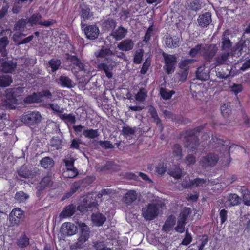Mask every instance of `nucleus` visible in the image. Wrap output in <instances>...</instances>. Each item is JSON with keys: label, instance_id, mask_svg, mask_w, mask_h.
<instances>
[{"label": "nucleus", "instance_id": "338daca9", "mask_svg": "<svg viewBox=\"0 0 250 250\" xmlns=\"http://www.w3.org/2000/svg\"><path fill=\"white\" fill-rule=\"evenodd\" d=\"M219 216L221 220V224H223L227 220L228 218V211L225 209H223L219 211Z\"/></svg>", "mask_w": 250, "mask_h": 250}, {"label": "nucleus", "instance_id": "a878e982", "mask_svg": "<svg viewBox=\"0 0 250 250\" xmlns=\"http://www.w3.org/2000/svg\"><path fill=\"white\" fill-rule=\"evenodd\" d=\"M24 35L25 34L22 33H20L19 34H14L13 36V40L15 42L17 43V45H20L29 43L34 38V35H31L22 40L21 42H19V39L21 38L22 36Z\"/></svg>", "mask_w": 250, "mask_h": 250}, {"label": "nucleus", "instance_id": "f257e3e1", "mask_svg": "<svg viewBox=\"0 0 250 250\" xmlns=\"http://www.w3.org/2000/svg\"><path fill=\"white\" fill-rule=\"evenodd\" d=\"M203 128V127L200 126L193 129H188L180 134V137L184 139L185 147L190 148V151L196 153L199 146V139L196 134Z\"/></svg>", "mask_w": 250, "mask_h": 250}, {"label": "nucleus", "instance_id": "bb28decb", "mask_svg": "<svg viewBox=\"0 0 250 250\" xmlns=\"http://www.w3.org/2000/svg\"><path fill=\"white\" fill-rule=\"evenodd\" d=\"M91 218L93 222L98 226H102L106 219L105 216L101 213H93Z\"/></svg>", "mask_w": 250, "mask_h": 250}, {"label": "nucleus", "instance_id": "6e6552de", "mask_svg": "<svg viewBox=\"0 0 250 250\" xmlns=\"http://www.w3.org/2000/svg\"><path fill=\"white\" fill-rule=\"evenodd\" d=\"M158 214L159 208L156 204L153 203L148 204L142 210V216L146 220L150 221L154 219L157 217Z\"/></svg>", "mask_w": 250, "mask_h": 250}, {"label": "nucleus", "instance_id": "bf43d9fd", "mask_svg": "<svg viewBox=\"0 0 250 250\" xmlns=\"http://www.w3.org/2000/svg\"><path fill=\"white\" fill-rule=\"evenodd\" d=\"M150 64V60L148 58L146 59L141 67L140 73L143 75L145 74L148 71Z\"/></svg>", "mask_w": 250, "mask_h": 250}, {"label": "nucleus", "instance_id": "a19ab883", "mask_svg": "<svg viewBox=\"0 0 250 250\" xmlns=\"http://www.w3.org/2000/svg\"><path fill=\"white\" fill-rule=\"evenodd\" d=\"M203 47V44H198L194 47L190 49L188 53V55L192 58L196 57L199 54L202 55Z\"/></svg>", "mask_w": 250, "mask_h": 250}, {"label": "nucleus", "instance_id": "c03bdc74", "mask_svg": "<svg viewBox=\"0 0 250 250\" xmlns=\"http://www.w3.org/2000/svg\"><path fill=\"white\" fill-rule=\"evenodd\" d=\"M174 93V90H168L165 88H161L160 89V94L164 100L170 99Z\"/></svg>", "mask_w": 250, "mask_h": 250}, {"label": "nucleus", "instance_id": "13d9d810", "mask_svg": "<svg viewBox=\"0 0 250 250\" xmlns=\"http://www.w3.org/2000/svg\"><path fill=\"white\" fill-rule=\"evenodd\" d=\"M169 174L176 179H179L182 177V170L179 167H175V168L170 171Z\"/></svg>", "mask_w": 250, "mask_h": 250}, {"label": "nucleus", "instance_id": "49530a36", "mask_svg": "<svg viewBox=\"0 0 250 250\" xmlns=\"http://www.w3.org/2000/svg\"><path fill=\"white\" fill-rule=\"evenodd\" d=\"M61 62L60 60L58 59H51L48 62V64L51 68L52 71L54 72L59 69L61 66Z\"/></svg>", "mask_w": 250, "mask_h": 250}, {"label": "nucleus", "instance_id": "412c9836", "mask_svg": "<svg viewBox=\"0 0 250 250\" xmlns=\"http://www.w3.org/2000/svg\"><path fill=\"white\" fill-rule=\"evenodd\" d=\"M195 60L193 59H188L182 60L179 63V67L183 70L182 75L184 76L185 80L188 73L189 65L194 62Z\"/></svg>", "mask_w": 250, "mask_h": 250}, {"label": "nucleus", "instance_id": "3c124183", "mask_svg": "<svg viewBox=\"0 0 250 250\" xmlns=\"http://www.w3.org/2000/svg\"><path fill=\"white\" fill-rule=\"evenodd\" d=\"M144 56V51L143 49H139L135 52L133 62L135 64H140L142 62Z\"/></svg>", "mask_w": 250, "mask_h": 250}, {"label": "nucleus", "instance_id": "aec40b11", "mask_svg": "<svg viewBox=\"0 0 250 250\" xmlns=\"http://www.w3.org/2000/svg\"><path fill=\"white\" fill-rule=\"evenodd\" d=\"M101 26L104 31L113 30L116 26V21L112 18H108L102 21Z\"/></svg>", "mask_w": 250, "mask_h": 250}, {"label": "nucleus", "instance_id": "39448f33", "mask_svg": "<svg viewBox=\"0 0 250 250\" xmlns=\"http://www.w3.org/2000/svg\"><path fill=\"white\" fill-rule=\"evenodd\" d=\"M219 156L214 153H207L201 158L199 162L200 166L204 169L214 167L219 161Z\"/></svg>", "mask_w": 250, "mask_h": 250}, {"label": "nucleus", "instance_id": "4d7b16f0", "mask_svg": "<svg viewBox=\"0 0 250 250\" xmlns=\"http://www.w3.org/2000/svg\"><path fill=\"white\" fill-rule=\"evenodd\" d=\"M221 112L223 116L227 118L231 113V109L228 105L224 104L221 106Z\"/></svg>", "mask_w": 250, "mask_h": 250}, {"label": "nucleus", "instance_id": "1a4fd4ad", "mask_svg": "<svg viewBox=\"0 0 250 250\" xmlns=\"http://www.w3.org/2000/svg\"><path fill=\"white\" fill-rule=\"evenodd\" d=\"M82 28L83 29L86 38L90 40H94L97 39L99 34V29L96 25L82 24L81 22Z\"/></svg>", "mask_w": 250, "mask_h": 250}, {"label": "nucleus", "instance_id": "ddd939ff", "mask_svg": "<svg viewBox=\"0 0 250 250\" xmlns=\"http://www.w3.org/2000/svg\"><path fill=\"white\" fill-rule=\"evenodd\" d=\"M210 142L212 145V149L218 151V149L219 147H220L223 150L225 151L226 154L229 153L227 146L228 145H226V146L225 145V143L226 142L224 141V140L220 139L216 136L212 135L211 140L210 141Z\"/></svg>", "mask_w": 250, "mask_h": 250}, {"label": "nucleus", "instance_id": "b1692460", "mask_svg": "<svg viewBox=\"0 0 250 250\" xmlns=\"http://www.w3.org/2000/svg\"><path fill=\"white\" fill-rule=\"evenodd\" d=\"M229 56V53L228 52L220 54L214 58L213 63L211 64V66L216 67L225 64L228 60Z\"/></svg>", "mask_w": 250, "mask_h": 250}, {"label": "nucleus", "instance_id": "58836bf2", "mask_svg": "<svg viewBox=\"0 0 250 250\" xmlns=\"http://www.w3.org/2000/svg\"><path fill=\"white\" fill-rule=\"evenodd\" d=\"M149 113L151 118L153 119L154 122L159 126L161 131H162L164 128L161 123V120L158 117L156 110L154 108H152L149 110Z\"/></svg>", "mask_w": 250, "mask_h": 250}, {"label": "nucleus", "instance_id": "2f4dec72", "mask_svg": "<svg viewBox=\"0 0 250 250\" xmlns=\"http://www.w3.org/2000/svg\"><path fill=\"white\" fill-rule=\"evenodd\" d=\"M30 244L29 238L23 232L17 241V245L20 248H26Z\"/></svg>", "mask_w": 250, "mask_h": 250}, {"label": "nucleus", "instance_id": "4468645a", "mask_svg": "<svg viewBox=\"0 0 250 250\" xmlns=\"http://www.w3.org/2000/svg\"><path fill=\"white\" fill-rule=\"evenodd\" d=\"M9 94H7V99H3L0 101V109L5 110V109H14L15 106L13 105L14 104H16L17 102V99L13 94L8 98Z\"/></svg>", "mask_w": 250, "mask_h": 250}, {"label": "nucleus", "instance_id": "680f3d73", "mask_svg": "<svg viewBox=\"0 0 250 250\" xmlns=\"http://www.w3.org/2000/svg\"><path fill=\"white\" fill-rule=\"evenodd\" d=\"M185 163L188 166L194 165L196 161V157L193 154H188L186 156L185 159Z\"/></svg>", "mask_w": 250, "mask_h": 250}, {"label": "nucleus", "instance_id": "052dcab7", "mask_svg": "<svg viewBox=\"0 0 250 250\" xmlns=\"http://www.w3.org/2000/svg\"><path fill=\"white\" fill-rule=\"evenodd\" d=\"M146 96V92L144 88L140 89L139 91L135 95V98L137 101L143 102Z\"/></svg>", "mask_w": 250, "mask_h": 250}, {"label": "nucleus", "instance_id": "8fccbe9b", "mask_svg": "<svg viewBox=\"0 0 250 250\" xmlns=\"http://www.w3.org/2000/svg\"><path fill=\"white\" fill-rule=\"evenodd\" d=\"M172 149L173 155L176 157H178L179 159H181L183 157L181 146L179 144H175Z\"/></svg>", "mask_w": 250, "mask_h": 250}, {"label": "nucleus", "instance_id": "7c9ffc66", "mask_svg": "<svg viewBox=\"0 0 250 250\" xmlns=\"http://www.w3.org/2000/svg\"><path fill=\"white\" fill-rule=\"evenodd\" d=\"M59 81L61 85L63 87L71 88L75 86L74 83L67 76L61 75L59 78Z\"/></svg>", "mask_w": 250, "mask_h": 250}, {"label": "nucleus", "instance_id": "20e7f679", "mask_svg": "<svg viewBox=\"0 0 250 250\" xmlns=\"http://www.w3.org/2000/svg\"><path fill=\"white\" fill-rule=\"evenodd\" d=\"M41 119V115L38 111H28L20 116L21 121L30 127L39 124Z\"/></svg>", "mask_w": 250, "mask_h": 250}, {"label": "nucleus", "instance_id": "f03ea898", "mask_svg": "<svg viewBox=\"0 0 250 250\" xmlns=\"http://www.w3.org/2000/svg\"><path fill=\"white\" fill-rule=\"evenodd\" d=\"M99 204L96 199L84 197L80 202L77 206V209L82 213L95 211L98 210Z\"/></svg>", "mask_w": 250, "mask_h": 250}, {"label": "nucleus", "instance_id": "5701e85b", "mask_svg": "<svg viewBox=\"0 0 250 250\" xmlns=\"http://www.w3.org/2000/svg\"><path fill=\"white\" fill-rule=\"evenodd\" d=\"M134 45V43L131 39H126L121 42L117 47L120 50L125 52L131 50Z\"/></svg>", "mask_w": 250, "mask_h": 250}, {"label": "nucleus", "instance_id": "f704fd0d", "mask_svg": "<svg viewBox=\"0 0 250 250\" xmlns=\"http://www.w3.org/2000/svg\"><path fill=\"white\" fill-rule=\"evenodd\" d=\"M42 15L40 13H34L28 19V23L31 26L39 25V23L42 21Z\"/></svg>", "mask_w": 250, "mask_h": 250}, {"label": "nucleus", "instance_id": "473e14b6", "mask_svg": "<svg viewBox=\"0 0 250 250\" xmlns=\"http://www.w3.org/2000/svg\"><path fill=\"white\" fill-rule=\"evenodd\" d=\"M196 75L198 79L202 81L208 80L209 77L208 72L205 70L204 66H200L197 68Z\"/></svg>", "mask_w": 250, "mask_h": 250}, {"label": "nucleus", "instance_id": "e2e57ef3", "mask_svg": "<svg viewBox=\"0 0 250 250\" xmlns=\"http://www.w3.org/2000/svg\"><path fill=\"white\" fill-rule=\"evenodd\" d=\"M60 117L61 119L67 120L71 124H74L76 122L75 117L72 114H62L60 115Z\"/></svg>", "mask_w": 250, "mask_h": 250}, {"label": "nucleus", "instance_id": "423d86ee", "mask_svg": "<svg viewBox=\"0 0 250 250\" xmlns=\"http://www.w3.org/2000/svg\"><path fill=\"white\" fill-rule=\"evenodd\" d=\"M162 55L164 60V66L163 68L167 74H172L175 69L177 63V58L175 55L168 54L163 52Z\"/></svg>", "mask_w": 250, "mask_h": 250}, {"label": "nucleus", "instance_id": "6ab92c4d", "mask_svg": "<svg viewBox=\"0 0 250 250\" xmlns=\"http://www.w3.org/2000/svg\"><path fill=\"white\" fill-rule=\"evenodd\" d=\"M70 60L73 65L72 71L73 73H77L80 71H84L85 70L84 65L81 62V60L77 56H72Z\"/></svg>", "mask_w": 250, "mask_h": 250}, {"label": "nucleus", "instance_id": "603ef678", "mask_svg": "<svg viewBox=\"0 0 250 250\" xmlns=\"http://www.w3.org/2000/svg\"><path fill=\"white\" fill-rule=\"evenodd\" d=\"M228 200L230 202V206H235L239 205L240 199L236 194H230Z\"/></svg>", "mask_w": 250, "mask_h": 250}, {"label": "nucleus", "instance_id": "c756f323", "mask_svg": "<svg viewBox=\"0 0 250 250\" xmlns=\"http://www.w3.org/2000/svg\"><path fill=\"white\" fill-rule=\"evenodd\" d=\"M137 197L136 191L134 190H129L124 196V202L127 205H131L135 201Z\"/></svg>", "mask_w": 250, "mask_h": 250}, {"label": "nucleus", "instance_id": "e433bc0d", "mask_svg": "<svg viewBox=\"0 0 250 250\" xmlns=\"http://www.w3.org/2000/svg\"><path fill=\"white\" fill-rule=\"evenodd\" d=\"M40 164L44 169H50L54 166V161L49 157H45L40 161Z\"/></svg>", "mask_w": 250, "mask_h": 250}, {"label": "nucleus", "instance_id": "a18cd8bd", "mask_svg": "<svg viewBox=\"0 0 250 250\" xmlns=\"http://www.w3.org/2000/svg\"><path fill=\"white\" fill-rule=\"evenodd\" d=\"M112 54V51L108 48L103 47L101 49L95 53L97 57H106Z\"/></svg>", "mask_w": 250, "mask_h": 250}, {"label": "nucleus", "instance_id": "4c0bfd02", "mask_svg": "<svg viewBox=\"0 0 250 250\" xmlns=\"http://www.w3.org/2000/svg\"><path fill=\"white\" fill-rule=\"evenodd\" d=\"M83 135L86 138L94 139L99 135L98 129H85L83 131Z\"/></svg>", "mask_w": 250, "mask_h": 250}, {"label": "nucleus", "instance_id": "c9c22d12", "mask_svg": "<svg viewBox=\"0 0 250 250\" xmlns=\"http://www.w3.org/2000/svg\"><path fill=\"white\" fill-rule=\"evenodd\" d=\"M240 191L242 194L244 203L247 206H250V191L244 186L241 187Z\"/></svg>", "mask_w": 250, "mask_h": 250}, {"label": "nucleus", "instance_id": "09e8293b", "mask_svg": "<svg viewBox=\"0 0 250 250\" xmlns=\"http://www.w3.org/2000/svg\"><path fill=\"white\" fill-rule=\"evenodd\" d=\"M153 24H152L148 27L145 34L144 39L143 40V42L147 43L151 39V36L153 35Z\"/></svg>", "mask_w": 250, "mask_h": 250}, {"label": "nucleus", "instance_id": "5fc2aeb1", "mask_svg": "<svg viewBox=\"0 0 250 250\" xmlns=\"http://www.w3.org/2000/svg\"><path fill=\"white\" fill-rule=\"evenodd\" d=\"M166 171L167 166L163 162L158 163L155 167V172L159 175H163Z\"/></svg>", "mask_w": 250, "mask_h": 250}, {"label": "nucleus", "instance_id": "f8f14e48", "mask_svg": "<svg viewBox=\"0 0 250 250\" xmlns=\"http://www.w3.org/2000/svg\"><path fill=\"white\" fill-rule=\"evenodd\" d=\"M77 230V227L71 222H65L61 227L60 232L63 236H70L74 235Z\"/></svg>", "mask_w": 250, "mask_h": 250}, {"label": "nucleus", "instance_id": "0e129e2a", "mask_svg": "<svg viewBox=\"0 0 250 250\" xmlns=\"http://www.w3.org/2000/svg\"><path fill=\"white\" fill-rule=\"evenodd\" d=\"M99 144L102 148L105 149H112L114 147V145L110 141H100Z\"/></svg>", "mask_w": 250, "mask_h": 250}, {"label": "nucleus", "instance_id": "de8ad7c7", "mask_svg": "<svg viewBox=\"0 0 250 250\" xmlns=\"http://www.w3.org/2000/svg\"><path fill=\"white\" fill-rule=\"evenodd\" d=\"M29 198V195L22 191L16 192L15 195V199L18 203L24 202Z\"/></svg>", "mask_w": 250, "mask_h": 250}, {"label": "nucleus", "instance_id": "72a5a7b5", "mask_svg": "<svg viewBox=\"0 0 250 250\" xmlns=\"http://www.w3.org/2000/svg\"><path fill=\"white\" fill-rule=\"evenodd\" d=\"M226 142L225 143V145L226 146V145H229V143H228V141H225ZM228 146V151H229V153L228 154H226V153H225V151L224 150H223L220 147H219V148L218 149V151H219L221 153H222L223 156H229V158L227 159V162L225 164H224V163H222V165H223L224 166H228L231 161V159H230V158L229 157V153H230V151L231 150V149H232L233 147H235V148H239V147H240V146H238V145H235L234 144L230 146L229 147H228V146Z\"/></svg>", "mask_w": 250, "mask_h": 250}, {"label": "nucleus", "instance_id": "9b49d317", "mask_svg": "<svg viewBox=\"0 0 250 250\" xmlns=\"http://www.w3.org/2000/svg\"><path fill=\"white\" fill-rule=\"evenodd\" d=\"M24 212L20 208L13 209L10 214L9 220L13 226H18L23 220Z\"/></svg>", "mask_w": 250, "mask_h": 250}, {"label": "nucleus", "instance_id": "a211bd4d", "mask_svg": "<svg viewBox=\"0 0 250 250\" xmlns=\"http://www.w3.org/2000/svg\"><path fill=\"white\" fill-rule=\"evenodd\" d=\"M79 15L82 20L85 21L90 19L93 16V12L90 11L89 6L85 4L80 6Z\"/></svg>", "mask_w": 250, "mask_h": 250}, {"label": "nucleus", "instance_id": "69168bd1", "mask_svg": "<svg viewBox=\"0 0 250 250\" xmlns=\"http://www.w3.org/2000/svg\"><path fill=\"white\" fill-rule=\"evenodd\" d=\"M135 133V130L132 127L129 126H124L122 129V134L125 136L127 137L129 135H133Z\"/></svg>", "mask_w": 250, "mask_h": 250}, {"label": "nucleus", "instance_id": "393cba45", "mask_svg": "<svg viewBox=\"0 0 250 250\" xmlns=\"http://www.w3.org/2000/svg\"><path fill=\"white\" fill-rule=\"evenodd\" d=\"M76 206L73 204H70L66 206L60 213L61 218H65L72 216L76 211Z\"/></svg>", "mask_w": 250, "mask_h": 250}, {"label": "nucleus", "instance_id": "37998d69", "mask_svg": "<svg viewBox=\"0 0 250 250\" xmlns=\"http://www.w3.org/2000/svg\"><path fill=\"white\" fill-rule=\"evenodd\" d=\"M12 82V77L8 75L0 76V86L6 87L9 86Z\"/></svg>", "mask_w": 250, "mask_h": 250}, {"label": "nucleus", "instance_id": "774afa93", "mask_svg": "<svg viewBox=\"0 0 250 250\" xmlns=\"http://www.w3.org/2000/svg\"><path fill=\"white\" fill-rule=\"evenodd\" d=\"M190 213V208H186L181 212L180 215V219L186 221L188 215Z\"/></svg>", "mask_w": 250, "mask_h": 250}, {"label": "nucleus", "instance_id": "7ed1b4c3", "mask_svg": "<svg viewBox=\"0 0 250 250\" xmlns=\"http://www.w3.org/2000/svg\"><path fill=\"white\" fill-rule=\"evenodd\" d=\"M51 99L52 94L48 89L42 90L40 92H34L32 94L27 95L23 100L25 104L40 103L43 101L42 98Z\"/></svg>", "mask_w": 250, "mask_h": 250}, {"label": "nucleus", "instance_id": "9d476101", "mask_svg": "<svg viewBox=\"0 0 250 250\" xmlns=\"http://www.w3.org/2000/svg\"><path fill=\"white\" fill-rule=\"evenodd\" d=\"M90 229L89 227L84 223H83L80 226V232L76 245L78 248H81L83 243H84L89 238Z\"/></svg>", "mask_w": 250, "mask_h": 250}, {"label": "nucleus", "instance_id": "79ce46f5", "mask_svg": "<svg viewBox=\"0 0 250 250\" xmlns=\"http://www.w3.org/2000/svg\"><path fill=\"white\" fill-rule=\"evenodd\" d=\"M51 182L50 176L44 177L39 183L38 188L39 190H43L46 187L49 186Z\"/></svg>", "mask_w": 250, "mask_h": 250}, {"label": "nucleus", "instance_id": "f3484780", "mask_svg": "<svg viewBox=\"0 0 250 250\" xmlns=\"http://www.w3.org/2000/svg\"><path fill=\"white\" fill-rule=\"evenodd\" d=\"M229 32L228 30H225L222 36L221 50L225 51H229L232 46V42L229 38Z\"/></svg>", "mask_w": 250, "mask_h": 250}, {"label": "nucleus", "instance_id": "864d4df0", "mask_svg": "<svg viewBox=\"0 0 250 250\" xmlns=\"http://www.w3.org/2000/svg\"><path fill=\"white\" fill-rule=\"evenodd\" d=\"M51 146L57 149H61L62 146V141L58 136L53 137L51 141Z\"/></svg>", "mask_w": 250, "mask_h": 250}, {"label": "nucleus", "instance_id": "ea45409f", "mask_svg": "<svg viewBox=\"0 0 250 250\" xmlns=\"http://www.w3.org/2000/svg\"><path fill=\"white\" fill-rule=\"evenodd\" d=\"M28 21L25 19H21L19 20L14 25V30L19 31L21 32L23 31Z\"/></svg>", "mask_w": 250, "mask_h": 250}, {"label": "nucleus", "instance_id": "4be33fe9", "mask_svg": "<svg viewBox=\"0 0 250 250\" xmlns=\"http://www.w3.org/2000/svg\"><path fill=\"white\" fill-rule=\"evenodd\" d=\"M166 45L169 48H177L180 46V41L179 38L172 37L171 35L167 36L165 39Z\"/></svg>", "mask_w": 250, "mask_h": 250}, {"label": "nucleus", "instance_id": "dca6fc26", "mask_svg": "<svg viewBox=\"0 0 250 250\" xmlns=\"http://www.w3.org/2000/svg\"><path fill=\"white\" fill-rule=\"evenodd\" d=\"M97 67L100 70L103 71L106 77L108 79H110L113 77L112 71L114 65L112 62H109L107 63L102 62L98 64Z\"/></svg>", "mask_w": 250, "mask_h": 250}, {"label": "nucleus", "instance_id": "0eeeda50", "mask_svg": "<svg viewBox=\"0 0 250 250\" xmlns=\"http://www.w3.org/2000/svg\"><path fill=\"white\" fill-rule=\"evenodd\" d=\"M218 47L215 44L203 45L202 56L205 62L210 64L218 51Z\"/></svg>", "mask_w": 250, "mask_h": 250}, {"label": "nucleus", "instance_id": "c85d7f7f", "mask_svg": "<svg viewBox=\"0 0 250 250\" xmlns=\"http://www.w3.org/2000/svg\"><path fill=\"white\" fill-rule=\"evenodd\" d=\"M127 32V30L124 27L120 26L112 32L111 35L116 41H119L122 40L126 36Z\"/></svg>", "mask_w": 250, "mask_h": 250}, {"label": "nucleus", "instance_id": "6e6d98bb", "mask_svg": "<svg viewBox=\"0 0 250 250\" xmlns=\"http://www.w3.org/2000/svg\"><path fill=\"white\" fill-rule=\"evenodd\" d=\"M93 246L96 250H111V249L106 246L104 241H96L94 243Z\"/></svg>", "mask_w": 250, "mask_h": 250}, {"label": "nucleus", "instance_id": "cd10ccee", "mask_svg": "<svg viewBox=\"0 0 250 250\" xmlns=\"http://www.w3.org/2000/svg\"><path fill=\"white\" fill-rule=\"evenodd\" d=\"M14 66L12 61H4L2 62L0 65V70L5 73H12L14 70Z\"/></svg>", "mask_w": 250, "mask_h": 250}, {"label": "nucleus", "instance_id": "2eb2a0df", "mask_svg": "<svg viewBox=\"0 0 250 250\" xmlns=\"http://www.w3.org/2000/svg\"><path fill=\"white\" fill-rule=\"evenodd\" d=\"M212 22L211 14L205 12L200 15L197 19L198 25L201 28L207 27Z\"/></svg>", "mask_w": 250, "mask_h": 250}]
</instances>
